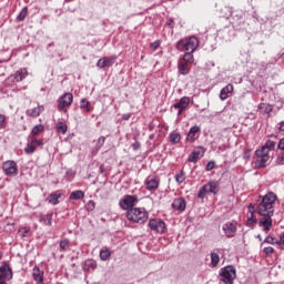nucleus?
<instances>
[{
  "mask_svg": "<svg viewBox=\"0 0 284 284\" xmlns=\"http://www.w3.org/2000/svg\"><path fill=\"white\" fill-rule=\"evenodd\" d=\"M214 168H216V163H214L213 161H210L207 164H206V172H212V170H214Z\"/></svg>",
  "mask_w": 284,
  "mask_h": 284,
  "instance_id": "79ce46f5",
  "label": "nucleus"
},
{
  "mask_svg": "<svg viewBox=\"0 0 284 284\" xmlns=\"http://www.w3.org/2000/svg\"><path fill=\"white\" fill-rule=\"evenodd\" d=\"M139 203V196L136 195H124L122 200H120V207L122 210H132L134 209V205Z\"/></svg>",
  "mask_w": 284,
  "mask_h": 284,
  "instance_id": "1a4fd4ad",
  "label": "nucleus"
},
{
  "mask_svg": "<svg viewBox=\"0 0 284 284\" xmlns=\"http://www.w3.org/2000/svg\"><path fill=\"white\" fill-rule=\"evenodd\" d=\"M61 199V193L57 194V193H51L48 197L49 203H51V205H59V200Z\"/></svg>",
  "mask_w": 284,
  "mask_h": 284,
  "instance_id": "a878e982",
  "label": "nucleus"
},
{
  "mask_svg": "<svg viewBox=\"0 0 284 284\" xmlns=\"http://www.w3.org/2000/svg\"><path fill=\"white\" fill-rule=\"evenodd\" d=\"M197 132H201V128L199 126H192L187 133L186 139L190 141V143H194L196 141V134Z\"/></svg>",
  "mask_w": 284,
  "mask_h": 284,
  "instance_id": "5701e85b",
  "label": "nucleus"
},
{
  "mask_svg": "<svg viewBox=\"0 0 284 284\" xmlns=\"http://www.w3.org/2000/svg\"><path fill=\"white\" fill-rule=\"evenodd\" d=\"M175 48L179 52H186L178 61V70L180 74L185 77L190 74V65L194 63L192 52H195L199 48V39L196 37L183 38L176 42Z\"/></svg>",
  "mask_w": 284,
  "mask_h": 284,
  "instance_id": "f03ea898",
  "label": "nucleus"
},
{
  "mask_svg": "<svg viewBox=\"0 0 284 284\" xmlns=\"http://www.w3.org/2000/svg\"><path fill=\"white\" fill-rule=\"evenodd\" d=\"M161 47V41L156 40L150 44L151 50L156 51Z\"/></svg>",
  "mask_w": 284,
  "mask_h": 284,
  "instance_id": "a19ab883",
  "label": "nucleus"
},
{
  "mask_svg": "<svg viewBox=\"0 0 284 284\" xmlns=\"http://www.w3.org/2000/svg\"><path fill=\"white\" fill-rule=\"evenodd\" d=\"M236 280V268L232 265L225 266L220 271V281L224 284H234Z\"/></svg>",
  "mask_w": 284,
  "mask_h": 284,
  "instance_id": "20e7f679",
  "label": "nucleus"
},
{
  "mask_svg": "<svg viewBox=\"0 0 284 284\" xmlns=\"http://www.w3.org/2000/svg\"><path fill=\"white\" fill-rule=\"evenodd\" d=\"M184 110H185V109H179L178 115L181 116V114H183V111H184Z\"/></svg>",
  "mask_w": 284,
  "mask_h": 284,
  "instance_id": "6e6d98bb",
  "label": "nucleus"
},
{
  "mask_svg": "<svg viewBox=\"0 0 284 284\" xmlns=\"http://www.w3.org/2000/svg\"><path fill=\"white\" fill-rule=\"evenodd\" d=\"M112 253L108 248L100 251V258L101 261H108Z\"/></svg>",
  "mask_w": 284,
  "mask_h": 284,
  "instance_id": "58836bf2",
  "label": "nucleus"
},
{
  "mask_svg": "<svg viewBox=\"0 0 284 284\" xmlns=\"http://www.w3.org/2000/svg\"><path fill=\"white\" fill-rule=\"evenodd\" d=\"M280 131L284 132V121L280 123Z\"/></svg>",
  "mask_w": 284,
  "mask_h": 284,
  "instance_id": "5fc2aeb1",
  "label": "nucleus"
},
{
  "mask_svg": "<svg viewBox=\"0 0 284 284\" xmlns=\"http://www.w3.org/2000/svg\"><path fill=\"white\" fill-rule=\"evenodd\" d=\"M37 148H43V139L29 138L24 152L26 154H34Z\"/></svg>",
  "mask_w": 284,
  "mask_h": 284,
  "instance_id": "9b49d317",
  "label": "nucleus"
},
{
  "mask_svg": "<svg viewBox=\"0 0 284 284\" xmlns=\"http://www.w3.org/2000/svg\"><path fill=\"white\" fill-rule=\"evenodd\" d=\"M45 110L43 105H38L33 109H28L26 111L27 116H31L32 119H37L38 116H41V113Z\"/></svg>",
  "mask_w": 284,
  "mask_h": 284,
  "instance_id": "f3484780",
  "label": "nucleus"
},
{
  "mask_svg": "<svg viewBox=\"0 0 284 284\" xmlns=\"http://www.w3.org/2000/svg\"><path fill=\"white\" fill-rule=\"evenodd\" d=\"M0 63H3V61H0Z\"/></svg>",
  "mask_w": 284,
  "mask_h": 284,
  "instance_id": "bf43d9fd",
  "label": "nucleus"
},
{
  "mask_svg": "<svg viewBox=\"0 0 284 284\" xmlns=\"http://www.w3.org/2000/svg\"><path fill=\"white\" fill-rule=\"evenodd\" d=\"M74 101V95H72V93L67 92L64 94H62L59 99H58V111L59 112H68V108H70V105H72Z\"/></svg>",
  "mask_w": 284,
  "mask_h": 284,
  "instance_id": "39448f33",
  "label": "nucleus"
},
{
  "mask_svg": "<svg viewBox=\"0 0 284 284\" xmlns=\"http://www.w3.org/2000/svg\"><path fill=\"white\" fill-rule=\"evenodd\" d=\"M255 154L257 156V166L265 168V165H267V161H270V151L262 146L255 151Z\"/></svg>",
  "mask_w": 284,
  "mask_h": 284,
  "instance_id": "ddd939ff",
  "label": "nucleus"
},
{
  "mask_svg": "<svg viewBox=\"0 0 284 284\" xmlns=\"http://www.w3.org/2000/svg\"><path fill=\"white\" fill-rule=\"evenodd\" d=\"M237 225L239 223H236V221H231L223 224L222 231L224 232L226 239H234V236H236Z\"/></svg>",
  "mask_w": 284,
  "mask_h": 284,
  "instance_id": "4468645a",
  "label": "nucleus"
},
{
  "mask_svg": "<svg viewBox=\"0 0 284 284\" xmlns=\"http://www.w3.org/2000/svg\"><path fill=\"white\" fill-rule=\"evenodd\" d=\"M103 143H105V136H100L98 139V148H102Z\"/></svg>",
  "mask_w": 284,
  "mask_h": 284,
  "instance_id": "8fccbe9b",
  "label": "nucleus"
},
{
  "mask_svg": "<svg viewBox=\"0 0 284 284\" xmlns=\"http://www.w3.org/2000/svg\"><path fill=\"white\" fill-rule=\"evenodd\" d=\"M68 247H70V240L68 239H62L60 241V252H67Z\"/></svg>",
  "mask_w": 284,
  "mask_h": 284,
  "instance_id": "f704fd0d",
  "label": "nucleus"
},
{
  "mask_svg": "<svg viewBox=\"0 0 284 284\" xmlns=\"http://www.w3.org/2000/svg\"><path fill=\"white\" fill-rule=\"evenodd\" d=\"M115 61H116V57L115 55H112L110 58L104 57V58H101L97 62V67L98 68H112V65H114Z\"/></svg>",
  "mask_w": 284,
  "mask_h": 284,
  "instance_id": "dca6fc26",
  "label": "nucleus"
},
{
  "mask_svg": "<svg viewBox=\"0 0 284 284\" xmlns=\"http://www.w3.org/2000/svg\"><path fill=\"white\" fill-rule=\"evenodd\" d=\"M55 130L57 132H59V134H67L68 124H65V122H58L55 125Z\"/></svg>",
  "mask_w": 284,
  "mask_h": 284,
  "instance_id": "bb28decb",
  "label": "nucleus"
},
{
  "mask_svg": "<svg viewBox=\"0 0 284 284\" xmlns=\"http://www.w3.org/2000/svg\"><path fill=\"white\" fill-rule=\"evenodd\" d=\"M43 130H45V126H43L42 124H38V125L33 126L31 134L33 138L39 136V134H41V132H43Z\"/></svg>",
  "mask_w": 284,
  "mask_h": 284,
  "instance_id": "c756f323",
  "label": "nucleus"
},
{
  "mask_svg": "<svg viewBox=\"0 0 284 284\" xmlns=\"http://www.w3.org/2000/svg\"><path fill=\"white\" fill-rule=\"evenodd\" d=\"M2 172H4L6 176H17V174H19V168L17 166V162L12 160L3 162Z\"/></svg>",
  "mask_w": 284,
  "mask_h": 284,
  "instance_id": "9d476101",
  "label": "nucleus"
},
{
  "mask_svg": "<svg viewBox=\"0 0 284 284\" xmlns=\"http://www.w3.org/2000/svg\"><path fill=\"white\" fill-rule=\"evenodd\" d=\"M219 263H221V257L219 256V253H211V265L213 267H217Z\"/></svg>",
  "mask_w": 284,
  "mask_h": 284,
  "instance_id": "7c9ffc66",
  "label": "nucleus"
},
{
  "mask_svg": "<svg viewBox=\"0 0 284 284\" xmlns=\"http://www.w3.org/2000/svg\"><path fill=\"white\" fill-rule=\"evenodd\" d=\"M277 148L284 152V138L280 140Z\"/></svg>",
  "mask_w": 284,
  "mask_h": 284,
  "instance_id": "864d4df0",
  "label": "nucleus"
},
{
  "mask_svg": "<svg viewBox=\"0 0 284 284\" xmlns=\"http://www.w3.org/2000/svg\"><path fill=\"white\" fill-rule=\"evenodd\" d=\"M32 276L37 284H43V271L39 266L33 267Z\"/></svg>",
  "mask_w": 284,
  "mask_h": 284,
  "instance_id": "412c9836",
  "label": "nucleus"
},
{
  "mask_svg": "<svg viewBox=\"0 0 284 284\" xmlns=\"http://www.w3.org/2000/svg\"><path fill=\"white\" fill-rule=\"evenodd\" d=\"M277 245L281 246V250H284V233H282L280 240H277Z\"/></svg>",
  "mask_w": 284,
  "mask_h": 284,
  "instance_id": "de8ad7c7",
  "label": "nucleus"
},
{
  "mask_svg": "<svg viewBox=\"0 0 284 284\" xmlns=\"http://www.w3.org/2000/svg\"><path fill=\"white\" fill-rule=\"evenodd\" d=\"M165 26H168V28H171V30H174V19L169 18Z\"/></svg>",
  "mask_w": 284,
  "mask_h": 284,
  "instance_id": "a18cd8bd",
  "label": "nucleus"
},
{
  "mask_svg": "<svg viewBox=\"0 0 284 284\" xmlns=\"http://www.w3.org/2000/svg\"><path fill=\"white\" fill-rule=\"evenodd\" d=\"M264 149L268 150V152H272L274 148H276V142L272 140H266L265 144L263 145Z\"/></svg>",
  "mask_w": 284,
  "mask_h": 284,
  "instance_id": "4c0bfd02",
  "label": "nucleus"
},
{
  "mask_svg": "<svg viewBox=\"0 0 284 284\" xmlns=\"http://www.w3.org/2000/svg\"><path fill=\"white\" fill-rule=\"evenodd\" d=\"M276 163H277V165H284V155L277 156Z\"/></svg>",
  "mask_w": 284,
  "mask_h": 284,
  "instance_id": "3c124183",
  "label": "nucleus"
},
{
  "mask_svg": "<svg viewBox=\"0 0 284 284\" xmlns=\"http://www.w3.org/2000/svg\"><path fill=\"white\" fill-rule=\"evenodd\" d=\"M122 119H123L124 121H128V119H130V115L124 114V115L122 116Z\"/></svg>",
  "mask_w": 284,
  "mask_h": 284,
  "instance_id": "4d7b16f0",
  "label": "nucleus"
},
{
  "mask_svg": "<svg viewBox=\"0 0 284 284\" xmlns=\"http://www.w3.org/2000/svg\"><path fill=\"white\" fill-rule=\"evenodd\" d=\"M257 109L260 110V112L262 114H272V112L274 110V105H272L270 103L262 102L258 104Z\"/></svg>",
  "mask_w": 284,
  "mask_h": 284,
  "instance_id": "4be33fe9",
  "label": "nucleus"
},
{
  "mask_svg": "<svg viewBox=\"0 0 284 284\" xmlns=\"http://www.w3.org/2000/svg\"><path fill=\"white\" fill-rule=\"evenodd\" d=\"M187 105H190V98L183 97L180 101L173 104L174 110H187Z\"/></svg>",
  "mask_w": 284,
  "mask_h": 284,
  "instance_id": "aec40b11",
  "label": "nucleus"
},
{
  "mask_svg": "<svg viewBox=\"0 0 284 284\" xmlns=\"http://www.w3.org/2000/svg\"><path fill=\"white\" fill-rule=\"evenodd\" d=\"M149 216L150 214L143 207L129 209L126 212L128 221H131L132 223H139L140 225H143V223L148 221Z\"/></svg>",
  "mask_w": 284,
  "mask_h": 284,
  "instance_id": "7ed1b4c3",
  "label": "nucleus"
},
{
  "mask_svg": "<svg viewBox=\"0 0 284 284\" xmlns=\"http://www.w3.org/2000/svg\"><path fill=\"white\" fill-rule=\"evenodd\" d=\"M175 182L178 183V185H181V183H185V172L184 171H180L175 174Z\"/></svg>",
  "mask_w": 284,
  "mask_h": 284,
  "instance_id": "2f4dec72",
  "label": "nucleus"
},
{
  "mask_svg": "<svg viewBox=\"0 0 284 284\" xmlns=\"http://www.w3.org/2000/svg\"><path fill=\"white\" fill-rule=\"evenodd\" d=\"M264 243L268 245H278V240L272 235L265 237Z\"/></svg>",
  "mask_w": 284,
  "mask_h": 284,
  "instance_id": "e433bc0d",
  "label": "nucleus"
},
{
  "mask_svg": "<svg viewBox=\"0 0 284 284\" xmlns=\"http://www.w3.org/2000/svg\"><path fill=\"white\" fill-rule=\"evenodd\" d=\"M71 201H81V199H85V193L83 191H73L70 194Z\"/></svg>",
  "mask_w": 284,
  "mask_h": 284,
  "instance_id": "393cba45",
  "label": "nucleus"
},
{
  "mask_svg": "<svg viewBox=\"0 0 284 284\" xmlns=\"http://www.w3.org/2000/svg\"><path fill=\"white\" fill-rule=\"evenodd\" d=\"M132 148H133L134 151L140 150V149H141V142L135 141V142L132 144Z\"/></svg>",
  "mask_w": 284,
  "mask_h": 284,
  "instance_id": "603ef678",
  "label": "nucleus"
},
{
  "mask_svg": "<svg viewBox=\"0 0 284 284\" xmlns=\"http://www.w3.org/2000/svg\"><path fill=\"white\" fill-rule=\"evenodd\" d=\"M185 207H186V203H185V199L183 197H178L172 203V209L179 210V212H185Z\"/></svg>",
  "mask_w": 284,
  "mask_h": 284,
  "instance_id": "a211bd4d",
  "label": "nucleus"
},
{
  "mask_svg": "<svg viewBox=\"0 0 284 284\" xmlns=\"http://www.w3.org/2000/svg\"><path fill=\"white\" fill-rule=\"evenodd\" d=\"M219 182L210 181L207 184L203 185L199 191V199H205L206 194H219Z\"/></svg>",
  "mask_w": 284,
  "mask_h": 284,
  "instance_id": "423d86ee",
  "label": "nucleus"
},
{
  "mask_svg": "<svg viewBox=\"0 0 284 284\" xmlns=\"http://www.w3.org/2000/svg\"><path fill=\"white\" fill-rule=\"evenodd\" d=\"M80 109L85 110V112H92V108L90 106V101H88V99L80 100Z\"/></svg>",
  "mask_w": 284,
  "mask_h": 284,
  "instance_id": "cd10ccee",
  "label": "nucleus"
},
{
  "mask_svg": "<svg viewBox=\"0 0 284 284\" xmlns=\"http://www.w3.org/2000/svg\"><path fill=\"white\" fill-rule=\"evenodd\" d=\"M170 141H171V143H173V145H175L176 143H180L181 142V134L176 133V132H172L170 134Z\"/></svg>",
  "mask_w": 284,
  "mask_h": 284,
  "instance_id": "72a5a7b5",
  "label": "nucleus"
},
{
  "mask_svg": "<svg viewBox=\"0 0 284 284\" xmlns=\"http://www.w3.org/2000/svg\"><path fill=\"white\" fill-rule=\"evenodd\" d=\"M94 207H97L94 201H89L87 204V210H89V212H93Z\"/></svg>",
  "mask_w": 284,
  "mask_h": 284,
  "instance_id": "37998d69",
  "label": "nucleus"
},
{
  "mask_svg": "<svg viewBox=\"0 0 284 284\" xmlns=\"http://www.w3.org/2000/svg\"><path fill=\"white\" fill-rule=\"evenodd\" d=\"M40 223H43V225H52V213L41 215Z\"/></svg>",
  "mask_w": 284,
  "mask_h": 284,
  "instance_id": "c85d7f7f",
  "label": "nucleus"
},
{
  "mask_svg": "<svg viewBox=\"0 0 284 284\" xmlns=\"http://www.w3.org/2000/svg\"><path fill=\"white\" fill-rule=\"evenodd\" d=\"M149 227L152 232H155V234H165V232H168V226L161 219H151L149 221Z\"/></svg>",
  "mask_w": 284,
  "mask_h": 284,
  "instance_id": "0eeeda50",
  "label": "nucleus"
},
{
  "mask_svg": "<svg viewBox=\"0 0 284 284\" xmlns=\"http://www.w3.org/2000/svg\"><path fill=\"white\" fill-rule=\"evenodd\" d=\"M201 150L203 148L195 149L190 155H189V163H196L201 159Z\"/></svg>",
  "mask_w": 284,
  "mask_h": 284,
  "instance_id": "b1692460",
  "label": "nucleus"
},
{
  "mask_svg": "<svg viewBox=\"0 0 284 284\" xmlns=\"http://www.w3.org/2000/svg\"><path fill=\"white\" fill-rule=\"evenodd\" d=\"M144 185L148 192H156V190H159V185H161V179L159 175H150L145 179Z\"/></svg>",
  "mask_w": 284,
  "mask_h": 284,
  "instance_id": "f8f14e48",
  "label": "nucleus"
},
{
  "mask_svg": "<svg viewBox=\"0 0 284 284\" xmlns=\"http://www.w3.org/2000/svg\"><path fill=\"white\" fill-rule=\"evenodd\" d=\"M28 17V7H24L20 13L17 17L18 21H26V18Z\"/></svg>",
  "mask_w": 284,
  "mask_h": 284,
  "instance_id": "c9c22d12",
  "label": "nucleus"
},
{
  "mask_svg": "<svg viewBox=\"0 0 284 284\" xmlns=\"http://www.w3.org/2000/svg\"><path fill=\"white\" fill-rule=\"evenodd\" d=\"M232 92H234V85L229 83L226 87H224L221 92H220V99L221 101H225L230 94H232Z\"/></svg>",
  "mask_w": 284,
  "mask_h": 284,
  "instance_id": "6ab92c4d",
  "label": "nucleus"
},
{
  "mask_svg": "<svg viewBox=\"0 0 284 284\" xmlns=\"http://www.w3.org/2000/svg\"><path fill=\"white\" fill-rule=\"evenodd\" d=\"M29 233H30V227H22L19 230V234L22 239H26V236H28Z\"/></svg>",
  "mask_w": 284,
  "mask_h": 284,
  "instance_id": "ea45409f",
  "label": "nucleus"
},
{
  "mask_svg": "<svg viewBox=\"0 0 284 284\" xmlns=\"http://www.w3.org/2000/svg\"><path fill=\"white\" fill-rule=\"evenodd\" d=\"M276 199H278V196H276L274 192H268L262 196V200L256 207L254 204L248 205L250 214H255L256 212L262 216L258 221V227H263L265 234L270 233L274 223L272 216H274V203H276Z\"/></svg>",
  "mask_w": 284,
  "mask_h": 284,
  "instance_id": "f257e3e1",
  "label": "nucleus"
},
{
  "mask_svg": "<svg viewBox=\"0 0 284 284\" xmlns=\"http://www.w3.org/2000/svg\"><path fill=\"white\" fill-rule=\"evenodd\" d=\"M12 268L8 262H2L0 266V284H8L6 281H12Z\"/></svg>",
  "mask_w": 284,
  "mask_h": 284,
  "instance_id": "6e6552de",
  "label": "nucleus"
},
{
  "mask_svg": "<svg viewBox=\"0 0 284 284\" xmlns=\"http://www.w3.org/2000/svg\"><path fill=\"white\" fill-rule=\"evenodd\" d=\"M1 258H2V255H1V253H0V261H1Z\"/></svg>",
  "mask_w": 284,
  "mask_h": 284,
  "instance_id": "13d9d810",
  "label": "nucleus"
},
{
  "mask_svg": "<svg viewBox=\"0 0 284 284\" xmlns=\"http://www.w3.org/2000/svg\"><path fill=\"white\" fill-rule=\"evenodd\" d=\"M258 223V220L256 219V215L254 213H250V216L246 220L247 227H252V225Z\"/></svg>",
  "mask_w": 284,
  "mask_h": 284,
  "instance_id": "473e14b6",
  "label": "nucleus"
},
{
  "mask_svg": "<svg viewBox=\"0 0 284 284\" xmlns=\"http://www.w3.org/2000/svg\"><path fill=\"white\" fill-rule=\"evenodd\" d=\"M273 252H274V247L272 246L264 247V253L266 254V256L272 255Z\"/></svg>",
  "mask_w": 284,
  "mask_h": 284,
  "instance_id": "49530a36",
  "label": "nucleus"
},
{
  "mask_svg": "<svg viewBox=\"0 0 284 284\" xmlns=\"http://www.w3.org/2000/svg\"><path fill=\"white\" fill-rule=\"evenodd\" d=\"M6 128V115L0 114V130H3Z\"/></svg>",
  "mask_w": 284,
  "mask_h": 284,
  "instance_id": "c03bdc74",
  "label": "nucleus"
},
{
  "mask_svg": "<svg viewBox=\"0 0 284 284\" xmlns=\"http://www.w3.org/2000/svg\"><path fill=\"white\" fill-rule=\"evenodd\" d=\"M27 77H28V69L22 68L19 71H16L13 74H11L9 79L12 80V83H21V81H23V79H26Z\"/></svg>",
  "mask_w": 284,
  "mask_h": 284,
  "instance_id": "2eb2a0df",
  "label": "nucleus"
},
{
  "mask_svg": "<svg viewBox=\"0 0 284 284\" xmlns=\"http://www.w3.org/2000/svg\"><path fill=\"white\" fill-rule=\"evenodd\" d=\"M252 154V150L245 149L243 152V158L244 159H250V155Z\"/></svg>",
  "mask_w": 284,
  "mask_h": 284,
  "instance_id": "09e8293b",
  "label": "nucleus"
}]
</instances>
